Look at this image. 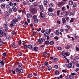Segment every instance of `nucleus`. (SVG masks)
Returning <instances> with one entry per match:
<instances>
[{
  "instance_id": "1",
  "label": "nucleus",
  "mask_w": 79,
  "mask_h": 79,
  "mask_svg": "<svg viewBox=\"0 0 79 79\" xmlns=\"http://www.w3.org/2000/svg\"><path fill=\"white\" fill-rule=\"evenodd\" d=\"M3 29V28H1L0 29V37H2L3 36V34H4V35L5 36H6V32L7 31H8V30L9 29L8 28H6L4 30L5 32H3V30H2L1 29Z\"/></svg>"
},
{
  "instance_id": "2",
  "label": "nucleus",
  "mask_w": 79,
  "mask_h": 79,
  "mask_svg": "<svg viewBox=\"0 0 79 79\" xmlns=\"http://www.w3.org/2000/svg\"><path fill=\"white\" fill-rule=\"evenodd\" d=\"M33 6L31 5L30 6V11L31 13H33V14H35V12L37 11V9L36 8L34 7H32Z\"/></svg>"
},
{
  "instance_id": "3",
  "label": "nucleus",
  "mask_w": 79,
  "mask_h": 79,
  "mask_svg": "<svg viewBox=\"0 0 79 79\" xmlns=\"http://www.w3.org/2000/svg\"><path fill=\"white\" fill-rule=\"evenodd\" d=\"M32 18L34 19V22L35 23H38V19H37V16L35 15H34L32 16Z\"/></svg>"
},
{
  "instance_id": "4",
  "label": "nucleus",
  "mask_w": 79,
  "mask_h": 79,
  "mask_svg": "<svg viewBox=\"0 0 79 79\" xmlns=\"http://www.w3.org/2000/svg\"><path fill=\"white\" fill-rule=\"evenodd\" d=\"M40 16L41 18L45 19V14L44 13H42V12H40Z\"/></svg>"
},
{
  "instance_id": "5",
  "label": "nucleus",
  "mask_w": 79,
  "mask_h": 79,
  "mask_svg": "<svg viewBox=\"0 0 79 79\" xmlns=\"http://www.w3.org/2000/svg\"><path fill=\"white\" fill-rule=\"evenodd\" d=\"M45 39H42L41 38H39L38 40V42L40 44H42V42H44V41H45Z\"/></svg>"
},
{
  "instance_id": "6",
  "label": "nucleus",
  "mask_w": 79,
  "mask_h": 79,
  "mask_svg": "<svg viewBox=\"0 0 79 79\" xmlns=\"http://www.w3.org/2000/svg\"><path fill=\"white\" fill-rule=\"evenodd\" d=\"M39 8L41 12H44V11H45V9H44V7H43L41 5H40L39 6Z\"/></svg>"
},
{
  "instance_id": "7",
  "label": "nucleus",
  "mask_w": 79,
  "mask_h": 79,
  "mask_svg": "<svg viewBox=\"0 0 79 79\" xmlns=\"http://www.w3.org/2000/svg\"><path fill=\"white\" fill-rule=\"evenodd\" d=\"M16 64H18V67L19 69H22V68H23V65L21 63H19L18 62H16Z\"/></svg>"
},
{
  "instance_id": "8",
  "label": "nucleus",
  "mask_w": 79,
  "mask_h": 79,
  "mask_svg": "<svg viewBox=\"0 0 79 79\" xmlns=\"http://www.w3.org/2000/svg\"><path fill=\"white\" fill-rule=\"evenodd\" d=\"M5 19H8V18H9V13H8V12H6V13L5 14Z\"/></svg>"
},
{
  "instance_id": "9",
  "label": "nucleus",
  "mask_w": 79,
  "mask_h": 79,
  "mask_svg": "<svg viewBox=\"0 0 79 79\" xmlns=\"http://www.w3.org/2000/svg\"><path fill=\"white\" fill-rule=\"evenodd\" d=\"M52 29H50L48 30V29H46L45 30V32L46 34H50V32L52 31Z\"/></svg>"
},
{
  "instance_id": "10",
  "label": "nucleus",
  "mask_w": 79,
  "mask_h": 79,
  "mask_svg": "<svg viewBox=\"0 0 79 79\" xmlns=\"http://www.w3.org/2000/svg\"><path fill=\"white\" fill-rule=\"evenodd\" d=\"M27 16V18H29L30 19H31L32 18V15H30L29 13H27L26 15Z\"/></svg>"
},
{
  "instance_id": "11",
  "label": "nucleus",
  "mask_w": 79,
  "mask_h": 79,
  "mask_svg": "<svg viewBox=\"0 0 79 79\" xmlns=\"http://www.w3.org/2000/svg\"><path fill=\"white\" fill-rule=\"evenodd\" d=\"M65 3H66V2H59V5L60 6H63V5H64Z\"/></svg>"
},
{
  "instance_id": "12",
  "label": "nucleus",
  "mask_w": 79,
  "mask_h": 79,
  "mask_svg": "<svg viewBox=\"0 0 79 79\" xmlns=\"http://www.w3.org/2000/svg\"><path fill=\"white\" fill-rule=\"evenodd\" d=\"M12 8L14 12H16V11H17V8L15 6H12Z\"/></svg>"
},
{
  "instance_id": "13",
  "label": "nucleus",
  "mask_w": 79,
  "mask_h": 79,
  "mask_svg": "<svg viewBox=\"0 0 79 79\" xmlns=\"http://www.w3.org/2000/svg\"><path fill=\"white\" fill-rule=\"evenodd\" d=\"M10 25L11 27H13L14 26H16V23H14L12 22V23L10 24Z\"/></svg>"
},
{
  "instance_id": "14",
  "label": "nucleus",
  "mask_w": 79,
  "mask_h": 79,
  "mask_svg": "<svg viewBox=\"0 0 79 79\" xmlns=\"http://www.w3.org/2000/svg\"><path fill=\"white\" fill-rule=\"evenodd\" d=\"M62 24H65L66 23V20L65 19V18H63L62 19Z\"/></svg>"
},
{
  "instance_id": "15",
  "label": "nucleus",
  "mask_w": 79,
  "mask_h": 79,
  "mask_svg": "<svg viewBox=\"0 0 79 79\" xmlns=\"http://www.w3.org/2000/svg\"><path fill=\"white\" fill-rule=\"evenodd\" d=\"M16 19L18 21H20L21 19V18L20 15H19L16 16Z\"/></svg>"
},
{
  "instance_id": "16",
  "label": "nucleus",
  "mask_w": 79,
  "mask_h": 79,
  "mask_svg": "<svg viewBox=\"0 0 79 79\" xmlns=\"http://www.w3.org/2000/svg\"><path fill=\"white\" fill-rule=\"evenodd\" d=\"M73 64H72V63H69L68 64V67L69 68H72L73 67L72 65Z\"/></svg>"
},
{
  "instance_id": "17",
  "label": "nucleus",
  "mask_w": 79,
  "mask_h": 79,
  "mask_svg": "<svg viewBox=\"0 0 79 79\" xmlns=\"http://www.w3.org/2000/svg\"><path fill=\"white\" fill-rule=\"evenodd\" d=\"M48 14L50 16H52L53 15V13L52 11H48Z\"/></svg>"
},
{
  "instance_id": "18",
  "label": "nucleus",
  "mask_w": 79,
  "mask_h": 79,
  "mask_svg": "<svg viewBox=\"0 0 79 79\" xmlns=\"http://www.w3.org/2000/svg\"><path fill=\"white\" fill-rule=\"evenodd\" d=\"M56 35H60V31L58 30H56Z\"/></svg>"
},
{
  "instance_id": "19",
  "label": "nucleus",
  "mask_w": 79,
  "mask_h": 79,
  "mask_svg": "<svg viewBox=\"0 0 79 79\" xmlns=\"http://www.w3.org/2000/svg\"><path fill=\"white\" fill-rule=\"evenodd\" d=\"M6 37V39H8V40H10L11 39V36L9 35H6V36H5Z\"/></svg>"
},
{
  "instance_id": "20",
  "label": "nucleus",
  "mask_w": 79,
  "mask_h": 79,
  "mask_svg": "<svg viewBox=\"0 0 79 79\" xmlns=\"http://www.w3.org/2000/svg\"><path fill=\"white\" fill-rule=\"evenodd\" d=\"M18 21V20L16 19H14L12 20V23H17Z\"/></svg>"
},
{
  "instance_id": "21",
  "label": "nucleus",
  "mask_w": 79,
  "mask_h": 79,
  "mask_svg": "<svg viewBox=\"0 0 79 79\" xmlns=\"http://www.w3.org/2000/svg\"><path fill=\"white\" fill-rule=\"evenodd\" d=\"M69 29H70V27L69 26H68L67 27H66L65 31H66V32H68V31L69 30Z\"/></svg>"
},
{
  "instance_id": "22",
  "label": "nucleus",
  "mask_w": 79,
  "mask_h": 79,
  "mask_svg": "<svg viewBox=\"0 0 79 79\" xmlns=\"http://www.w3.org/2000/svg\"><path fill=\"white\" fill-rule=\"evenodd\" d=\"M79 57L78 56H76L75 57V59H74V61H76H76H77V60H79Z\"/></svg>"
},
{
  "instance_id": "23",
  "label": "nucleus",
  "mask_w": 79,
  "mask_h": 79,
  "mask_svg": "<svg viewBox=\"0 0 79 79\" xmlns=\"http://www.w3.org/2000/svg\"><path fill=\"white\" fill-rule=\"evenodd\" d=\"M4 65V63H3V60H2V61H1V62H0V67L1 66H3V65Z\"/></svg>"
},
{
  "instance_id": "24",
  "label": "nucleus",
  "mask_w": 79,
  "mask_h": 79,
  "mask_svg": "<svg viewBox=\"0 0 79 79\" xmlns=\"http://www.w3.org/2000/svg\"><path fill=\"white\" fill-rule=\"evenodd\" d=\"M60 10H58L57 11V16H60V15H62V14L60 13Z\"/></svg>"
},
{
  "instance_id": "25",
  "label": "nucleus",
  "mask_w": 79,
  "mask_h": 79,
  "mask_svg": "<svg viewBox=\"0 0 79 79\" xmlns=\"http://www.w3.org/2000/svg\"><path fill=\"white\" fill-rule=\"evenodd\" d=\"M5 4H2L1 5V7L2 8H4L5 7Z\"/></svg>"
},
{
  "instance_id": "26",
  "label": "nucleus",
  "mask_w": 79,
  "mask_h": 79,
  "mask_svg": "<svg viewBox=\"0 0 79 79\" xmlns=\"http://www.w3.org/2000/svg\"><path fill=\"white\" fill-rule=\"evenodd\" d=\"M44 4L46 5L48 3V1H47V0H44V2H43Z\"/></svg>"
},
{
  "instance_id": "27",
  "label": "nucleus",
  "mask_w": 79,
  "mask_h": 79,
  "mask_svg": "<svg viewBox=\"0 0 79 79\" xmlns=\"http://www.w3.org/2000/svg\"><path fill=\"white\" fill-rule=\"evenodd\" d=\"M6 8L7 9H9L10 8V5H6Z\"/></svg>"
},
{
  "instance_id": "28",
  "label": "nucleus",
  "mask_w": 79,
  "mask_h": 79,
  "mask_svg": "<svg viewBox=\"0 0 79 79\" xmlns=\"http://www.w3.org/2000/svg\"><path fill=\"white\" fill-rule=\"evenodd\" d=\"M49 44V41H46L45 42V44L46 45H48Z\"/></svg>"
},
{
  "instance_id": "29",
  "label": "nucleus",
  "mask_w": 79,
  "mask_h": 79,
  "mask_svg": "<svg viewBox=\"0 0 79 79\" xmlns=\"http://www.w3.org/2000/svg\"><path fill=\"white\" fill-rule=\"evenodd\" d=\"M8 3H9V5L10 6H13V3L11 2H8Z\"/></svg>"
},
{
  "instance_id": "30",
  "label": "nucleus",
  "mask_w": 79,
  "mask_h": 79,
  "mask_svg": "<svg viewBox=\"0 0 79 79\" xmlns=\"http://www.w3.org/2000/svg\"><path fill=\"white\" fill-rule=\"evenodd\" d=\"M35 51H37L38 50V47H35L33 48Z\"/></svg>"
},
{
  "instance_id": "31",
  "label": "nucleus",
  "mask_w": 79,
  "mask_h": 79,
  "mask_svg": "<svg viewBox=\"0 0 79 79\" xmlns=\"http://www.w3.org/2000/svg\"><path fill=\"white\" fill-rule=\"evenodd\" d=\"M3 27L5 28H7L8 27V24L5 23L3 25Z\"/></svg>"
},
{
  "instance_id": "32",
  "label": "nucleus",
  "mask_w": 79,
  "mask_h": 79,
  "mask_svg": "<svg viewBox=\"0 0 79 79\" xmlns=\"http://www.w3.org/2000/svg\"><path fill=\"white\" fill-rule=\"evenodd\" d=\"M15 71L16 72L18 73H19V68H16L15 69Z\"/></svg>"
},
{
  "instance_id": "33",
  "label": "nucleus",
  "mask_w": 79,
  "mask_h": 79,
  "mask_svg": "<svg viewBox=\"0 0 79 79\" xmlns=\"http://www.w3.org/2000/svg\"><path fill=\"white\" fill-rule=\"evenodd\" d=\"M73 4V2L72 1H70L69 2V4L70 5H72Z\"/></svg>"
},
{
  "instance_id": "34",
  "label": "nucleus",
  "mask_w": 79,
  "mask_h": 79,
  "mask_svg": "<svg viewBox=\"0 0 79 79\" xmlns=\"http://www.w3.org/2000/svg\"><path fill=\"white\" fill-rule=\"evenodd\" d=\"M12 11H13L12 8H11V7H10V9H9V13H12Z\"/></svg>"
},
{
  "instance_id": "35",
  "label": "nucleus",
  "mask_w": 79,
  "mask_h": 79,
  "mask_svg": "<svg viewBox=\"0 0 79 79\" xmlns=\"http://www.w3.org/2000/svg\"><path fill=\"white\" fill-rule=\"evenodd\" d=\"M33 5H34L35 6H37L38 5V3L37 2H35L33 3Z\"/></svg>"
},
{
  "instance_id": "36",
  "label": "nucleus",
  "mask_w": 79,
  "mask_h": 79,
  "mask_svg": "<svg viewBox=\"0 0 79 79\" xmlns=\"http://www.w3.org/2000/svg\"><path fill=\"white\" fill-rule=\"evenodd\" d=\"M27 48H31L32 47V45L31 44H29L27 46Z\"/></svg>"
},
{
  "instance_id": "37",
  "label": "nucleus",
  "mask_w": 79,
  "mask_h": 79,
  "mask_svg": "<svg viewBox=\"0 0 79 79\" xmlns=\"http://www.w3.org/2000/svg\"><path fill=\"white\" fill-rule=\"evenodd\" d=\"M16 32L15 30L11 32V34L13 35H16Z\"/></svg>"
},
{
  "instance_id": "38",
  "label": "nucleus",
  "mask_w": 79,
  "mask_h": 79,
  "mask_svg": "<svg viewBox=\"0 0 79 79\" xmlns=\"http://www.w3.org/2000/svg\"><path fill=\"white\" fill-rule=\"evenodd\" d=\"M53 6V3L52 2L49 5V7H52Z\"/></svg>"
},
{
  "instance_id": "39",
  "label": "nucleus",
  "mask_w": 79,
  "mask_h": 79,
  "mask_svg": "<svg viewBox=\"0 0 79 79\" xmlns=\"http://www.w3.org/2000/svg\"><path fill=\"white\" fill-rule=\"evenodd\" d=\"M3 44L4 43L3 42V41H2L0 42V47L2 46H3Z\"/></svg>"
},
{
  "instance_id": "40",
  "label": "nucleus",
  "mask_w": 79,
  "mask_h": 79,
  "mask_svg": "<svg viewBox=\"0 0 79 79\" xmlns=\"http://www.w3.org/2000/svg\"><path fill=\"white\" fill-rule=\"evenodd\" d=\"M78 63V62H77V61H76L75 62V63H76V66H77V67H78V68H79V64H77Z\"/></svg>"
},
{
  "instance_id": "41",
  "label": "nucleus",
  "mask_w": 79,
  "mask_h": 79,
  "mask_svg": "<svg viewBox=\"0 0 79 79\" xmlns=\"http://www.w3.org/2000/svg\"><path fill=\"white\" fill-rule=\"evenodd\" d=\"M55 73L56 75H58V74H59V72H58V71L57 70H56Z\"/></svg>"
},
{
  "instance_id": "42",
  "label": "nucleus",
  "mask_w": 79,
  "mask_h": 79,
  "mask_svg": "<svg viewBox=\"0 0 79 79\" xmlns=\"http://www.w3.org/2000/svg\"><path fill=\"white\" fill-rule=\"evenodd\" d=\"M48 70H49V71H51L52 69V67L49 66L48 67Z\"/></svg>"
},
{
  "instance_id": "43",
  "label": "nucleus",
  "mask_w": 79,
  "mask_h": 79,
  "mask_svg": "<svg viewBox=\"0 0 79 79\" xmlns=\"http://www.w3.org/2000/svg\"><path fill=\"white\" fill-rule=\"evenodd\" d=\"M23 48L24 49H27V44H25L23 46Z\"/></svg>"
},
{
  "instance_id": "44",
  "label": "nucleus",
  "mask_w": 79,
  "mask_h": 79,
  "mask_svg": "<svg viewBox=\"0 0 79 79\" xmlns=\"http://www.w3.org/2000/svg\"><path fill=\"white\" fill-rule=\"evenodd\" d=\"M48 10V11H51V12H52V11H53V9H52L51 7L49 8Z\"/></svg>"
},
{
  "instance_id": "45",
  "label": "nucleus",
  "mask_w": 79,
  "mask_h": 79,
  "mask_svg": "<svg viewBox=\"0 0 79 79\" xmlns=\"http://www.w3.org/2000/svg\"><path fill=\"white\" fill-rule=\"evenodd\" d=\"M23 24L25 25H28L29 24V23L27 22L26 21L23 22Z\"/></svg>"
},
{
  "instance_id": "46",
  "label": "nucleus",
  "mask_w": 79,
  "mask_h": 79,
  "mask_svg": "<svg viewBox=\"0 0 79 79\" xmlns=\"http://www.w3.org/2000/svg\"><path fill=\"white\" fill-rule=\"evenodd\" d=\"M49 44L50 45H53V44H54V42L53 41H50L49 42Z\"/></svg>"
},
{
  "instance_id": "47",
  "label": "nucleus",
  "mask_w": 79,
  "mask_h": 79,
  "mask_svg": "<svg viewBox=\"0 0 79 79\" xmlns=\"http://www.w3.org/2000/svg\"><path fill=\"white\" fill-rule=\"evenodd\" d=\"M28 76V77H29V78H30L31 77H32V74L31 73L29 74Z\"/></svg>"
},
{
  "instance_id": "48",
  "label": "nucleus",
  "mask_w": 79,
  "mask_h": 79,
  "mask_svg": "<svg viewBox=\"0 0 79 79\" xmlns=\"http://www.w3.org/2000/svg\"><path fill=\"white\" fill-rule=\"evenodd\" d=\"M74 21V18H71V19L70 20V23H73Z\"/></svg>"
},
{
  "instance_id": "49",
  "label": "nucleus",
  "mask_w": 79,
  "mask_h": 79,
  "mask_svg": "<svg viewBox=\"0 0 79 79\" xmlns=\"http://www.w3.org/2000/svg\"><path fill=\"white\" fill-rule=\"evenodd\" d=\"M62 52V55L63 56H64V55H66V52L64 51H63Z\"/></svg>"
},
{
  "instance_id": "50",
  "label": "nucleus",
  "mask_w": 79,
  "mask_h": 79,
  "mask_svg": "<svg viewBox=\"0 0 79 79\" xmlns=\"http://www.w3.org/2000/svg\"><path fill=\"white\" fill-rule=\"evenodd\" d=\"M63 67H64L65 68H67V67H68V65L66 64H63Z\"/></svg>"
},
{
  "instance_id": "51",
  "label": "nucleus",
  "mask_w": 79,
  "mask_h": 79,
  "mask_svg": "<svg viewBox=\"0 0 79 79\" xmlns=\"http://www.w3.org/2000/svg\"><path fill=\"white\" fill-rule=\"evenodd\" d=\"M23 73V69H20L19 70V73Z\"/></svg>"
},
{
  "instance_id": "52",
  "label": "nucleus",
  "mask_w": 79,
  "mask_h": 79,
  "mask_svg": "<svg viewBox=\"0 0 79 79\" xmlns=\"http://www.w3.org/2000/svg\"><path fill=\"white\" fill-rule=\"evenodd\" d=\"M73 8H75V7H76L77 6V4L76 3H74L73 4Z\"/></svg>"
},
{
  "instance_id": "53",
  "label": "nucleus",
  "mask_w": 79,
  "mask_h": 79,
  "mask_svg": "<svg viewBox=\"0 0 79 79\" xmlns=\"http://www.w3.org/2000/svg\"><path fill=\"white\" fill-rule=\"evenodd\" d=\"M66 19L67 22H69V18L68 17H67L66 18Z\"/></svg>"
},
{
  "instance_id": "54",
  "label": "nucleus",
  "mask_w": 79,
  "mask_h": 79,
  "mask_svg": "<svg viewBox=\"0 0 79 79\" xmlns=\"http://www.w3.org/2000/svg\"><path fill=\"white\" fill-rule=\"evenodd\" d=\"M44 65L45 66H47V65H48V62H45L44 63Z\"/></svg>"
},
{
  "instance_id": "55",
  "label": "nucleus",
  "mask_w": 79,
  "mask_h": 79,
  "mask_svg": "<svg viewBox=\"0 0 79 79\" xmlns=\"http://www.w3.org/2000/svg\"><path fill=\"white\" fill-rule=\"evenodd\" d=\"M3 56H6V53L4 52L2 54Z\"/></svg>"
},
{
  "instance_id": "56",
  "label": "nucleus",
  "mask_w": 79,
  "mask_h": 79,
  "mask_svg": "<svg viewBox=\"0 0 79 79\" xmlns=\"http://www.w3.org/2000/svg\"><path fill=\"white\" fill-rule=\"evenodd\" d=\"M54 35H54V34L53 33H51L50 35V36L52 37H54Z\"/></svg>"
},
{
  "instance_id": "57",
  "label": "nucleus",
  "mask_w": 79,
  "mask_h": 79,
  "mask_svg": "<svg viewBox=\"0 0 79 79\" xmlns=\"http://www.w3.org/2000/svg\"><path fill=\"white\" fill-rule=\"evenodd\" d=\"M21 40H19V42H18V44L19 45H21Z\"/></svg>"
},
{
  "instance_id": "58",
  "label": "nucleus",
  "mask_w": 79,
  "mask_h": 79,
  "mask_svg": "<svg viewBox=\"0 0 79 79\" xmlns=\"http://www.w3.org/2000/svg\"><path fill=\"white\" fill-rule=\"evenodd\" d=\"M44 35L45 37H47V36H48V35H49V34L48 33H44Z\"/></svg>"
},
{
  "instance_id": "59",
  "label": "nucleus",
  "mask_w": 79,
  "mask_h": 79,
  "mask_svg": "<svg viewBox=\"0 0 79 79\" xmlns=\"http://www.w3.org/2000/svg\"><path fill=\"white\" fill-rule=\"evenodd\" d=\"M45 30L44 28H42V30H41V32L42 33H44L45 32Z\"/></svg>"
},
{
  "instance_id": "60",
  "label": "nucleus",
  "mask_w": 79,
  "mask_h": 79,
  "mask_svg": "<svg viewBox=\"0 0 79 79\" xmlns=\"http://www.w3.org/2000/svg\"><path fill=\"white\" fill-rule=\"evenodd\" d=\"M60 31L61 32H63V31H64V29L63 28H61L60 29Z\"/></svg>"
},
{
  "instance_id": "61",
  "label": "nucleus",
  "mask_w": 79,
  "mask_h": 79,
  "mask_svg": "<svg viewBox=\"0 0 79 79\" xmlns=\"http://www.w3.org/2000/svg\"><path fill=\"white\" fill-rule=\"evenodd\" d=\"M76 50L77 51V52H78V51H79V47H76Z\"/></svg>"
},
{
  "instance_id": "62",
  "label": "nucleus",
  "mask_w": 79,
  "mask_h": 79,
  "mask_svg": "<svg viewBox=\"0 0 79 79\" xmlns=\"http://www.w3.org/2000/svg\"><path fill=\"white\" fill-rule=\"evenodd\" d=\"M23 4L24 5H27V2L25 1H24L23 2Z\"/></svg>"
},
{
  "instance_id": "63",
  "label": "nucleus",
  "mask_w": 79,
  "mask_h": 79,
  "mask_svg": "<svg viewBox=\"0 0 79 79\" xmlns=\"http://www.w3.org/2000/svg\"><path fill=\"white\" fill-rule=\"evenodd\" d=\"M47 53L46 52H44L43 54V56H47Z\"/></svg>"
},
{
  "instance_id": "64",
  "label": "nucleus",
  "mask_w": 79,
  "mask_h": 79,
  "mask_svg": "<svg viewBox=\"0 0 79 79\" xmlns=\"http://www.w3.org/2000/svg\"><path fill=\"white\" fill-rule=\"evenodd\" d=\"M66 56H69V52H67L65 53V55Z\"/></svg>"
}]
</instances>
